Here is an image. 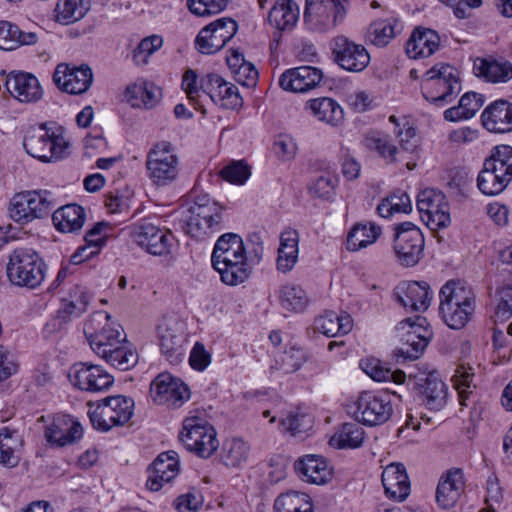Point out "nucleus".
I'll list each match as a JSON object with an SVG mask.
<instances>
[{
    "label": "nucleus",
    "mask_w": 512,
    "mask_h": 512,
    "mask_svg": "<svg viewBox=\"0 0 512 512\" xmlns=\"http://www.w3.org/2000/svg\"><path fill=\"white\" fill-rule=\"evenodd\" d=\"M211 262L221 281L229 286L244 283L252 274L243 239L235 233H225L217 239Z\"/></svg>",
    "instance_id": "f257e3e1"
},
{
    "label": "nucleus",
    "mask_w": 512,
    "mask_h": 512,
    "mask_svg": "<svg viewBox=\"0 0 512 512\" xmlns=\"http://www.w3.org/2000/svg\"><path fill=\"white\" fill-rule=\"evenodd\" d=\"M47 266L40 255L30 248H17L9 255L7 277L19 287L35 289L45 279Z\"/></svg>",
    "instance_id": "f03ea898"
},
{
    "label": "nucleus",
    "mask_w": 512,
    "mask_h": 512,
    "mask_svg": "<svg viewBox=\"0 0 512 512\" xmlns=\"http://www.w3.org/2000/svg\"><path fill=\"white\" fill-rule=\"evenodd\" d=\"M57 201L48 190H27L16 193L8 206L9 217L21 225L47 217Z\"/></svg>",
    "instance_id": "7ed1b4c3"
},
{
    "label": "nucleus",
    "mask_w": 512,
    "mask_h": 512,
    "mask_svg": "<svg viewBox=\"0 0 512 512\" xmlns=\"http://www.w3.org/2000/svg\"><path fill=\"white\" fill-rule=\"evenodd\" d=\"M134 400L124 395L106 397L97 402L94 409L89 403L88 416L92 426L103 432L129 422L134 413Z\"/></svg>",
    "instance_id": "20e7f679"
},
{
    "label": "nucleus",
    "mask_w": 512,
    "mask_h": 512,
    "mask_svg": "<svg viewBox=\"0 0 512 512\" xmlns=\"http://www.w3.org/2000/svg\"><path fill=\"white\" fill-rule=\"evenodd\" d=\"M179 440L188 451L204 459L212 456L219 447L216 430L198 416L184 419Z\"/></svg>",
    "instance_id": "39448f33"
},
{
    "label": "nucleus",
    "mask_w": 512,
    "mask_h": 512,
    "mask_svg": "<svg viewBox=\"0 0 512 512\" xmlns=\"http://www.w3.org/2000/svg\"><path fill=\"white\" fill-rule=\"evenodd\" d=\"M182 222L187 234L194 238H202L220 228L222 207L207 196L198 197Z\"/></svg>",
    "instance_id": "423d86ee"
},
{
    "label": "nucleus",
    "mask_w": 512,
    "mask_h": 512,
    "mask_svg": "<svg viewBox=\"0 0 512 512\" xmlns=\"http://www.w3.org/2000/svg\"><path fill=\"white\" fill-rule=\"evenodd\" d=\"M425 77L423 96L437 106L450 103L461 90L457 70L450 65L435 66Z\"/></svg>",
    "instance_id": "0eeeda50"
},
{
    "label": "nucleus",
    "mask_w": 512,
    "mask_h": 512,
    "mask_svg": "<svg viewBox=\"0 0 512 512\" xmlns=\"http://www.w3.org/2000/svg\"><path fill=\"white\" fill-rule=\"evenodd\" d=\"M23 146L32 157L42 162H51L64 157L69 143L62 135L50 132L46 124H41L27 131Z\"/></svg>",
    "instance_id": "6e6552de"
},
{
    "label": "nucleus",
    "mask_w": 512,
    "mask_h": 512,
    "mask_svg": "<svg viewBox=\"0 0 512 512\" xmlns=\"http://www.w3.org/2000/svg\"><path fill=\"white\" fill-rule=\"evenodd\" d=\"M348 412L357 422L373 427L389 420L393 406L387 394L364 391L349 406Z\"/></svg>",
    "instance_id": "1a4fd4ad"
},
{
    "label": "nucleus",
    "mask_w": 512,
    "mask_h": 512,
    "mask_svg": "<svg viewBox=\"0 0 512 512\" xmlns=\"http://www.w3.org/2000/svg\"><path fill=\"white\" fill-rule=\"evenodd\" d=\"M178 166V157L169 142L163 141L155 144L147 155V175L157 186H166L172 183L178 176Z\"/></svg>",
    "instance_id": "9d476101"
},
{
    "label": "nucleus",
    "mask_w": 512,
    "mask_h": 512,
    "mask_svg": "<svg viewBox=\"0 0 512 512\" xmlns=\"http://www.w3.org/2000/svg\"><path fill=\"white\" fill-rule=\"evenodd\" d=\"M328 48L332 61L345 71L359 73L370 63V54L365 46L344 35L332 38Z\"/></svg>",
    "instance_id": "9b49d317"
},
{
    "label": "nucleus",
    "mask_w": 512,
    "mask_h": 512,
    "mask_svg": "<svg viewBox=\"0 0 512 512\" xmlns=\"http://www.w3.org/2000/svg\"><path fill=\"white\" fill-rule=\"evenodd\" d=\"M394 250L398 261L404 266H414L423 256L424 236L412 222L395 226Z\"/></svg>",
    "instance_id": "f8f14e48"
},
{
    "label": "nucleus",
    "mask_w": 512,
    "mask_h": 512,
    "mask_svg": "<svg viewBox=\"0 0 512 512\" xmlns=\"http://www.w3.org/2000/svg\"><path fill=\"white\" fill-rule=\"evenodd\" d=\"M134 242L154 256L168 255L175 243L173 234L148 220L136 223L131 228Z\"/></svg>",
    "instance_id": "ddd939ff"
},
{
    "label": "nucleus",
    "mask_w": 512,
    "mask_h": 512,
    "mask_svg": "<svg viewBox=\"0 0 512 512\" xmlns=\"http://www.w3.org/2000/svg\"><path fill=\"white\" fill-rule=\"evenodd\" d=\"M110 320L111 316L108 313H96L84 327L89 345L99 357L106 355L107 350L122 342L120 331Z\"/></svg>",
    "instance_id": "4468645a"
},
{
    "label": "nucleus",
    "mask_w": 512,
    "mask_h": 512,
    "mask_svg": "<svg viewBox=\"0 0 512 512\" xmlns=\"http://www.w3.org/2000/svg\"><path fill=\"white\" fill-rule=\"evenodd\" d=\"M238 24L231 18H221L210 23L196 37L195 44L202 54H213L221 50L237 33Z\"/></svg>",
    "instance_id": "2eb2a0df"
},
{
    "label": "nucleus",
    "mask_w": 512,
    "mask_h": 512,
    "mask_svg": "<svg viewBox=\"0 0 512 512\" xmlns=\"http://www.w3.org/2000/svg\"><path fill=\"white\" fill-rule=\"evenodd\" d=\"M417 208L422 219L433 229L445 228L450 224L449 205L445 195L436 189L427 188L417 196Z\"/></svg>",
    "instance_id": "dca6fc26"
},
{
    "label": "nucleus",
    "mask_w": 512,
    "mask_h": 512,
    "mask_svg": "<svg viewBox=\"0 0 512 512\" xmlns=\"http://www.w3.org/2000/svg\"><path fill=\"white\" fill-rule=\"evenodd\" d=\"M53 82L63 92L81 95L92 85L93 72L86 64L75 66L59 63L53 73Z\"/></svg>",
    "instance_id": "f3484780"
},
{
    "label": "nucleus",
    "mask_w": 512,
    "mask_h": 512,
    "mask_svg": "<svg viewBox=\"0 0 512 512\" xmlns=\"http://www.w3.org/2000/svg\"><path fill=\"white\" fill-rule=\"evenodd\" d=\"M150 392L156 403L172 408H179L190 399L188 386L168 373L159 374L151 382Z\"/></svg>",
    "instance_id": "a211bd4d"
},
{
    "label": "nucleus",
    "mask_w": 512,
    "mask_h": 512,
    "mask_svg": "<svg viewBox=\"0 0 512 512\" xmlns=\"http://www.w3.org/2000/svg\"><path fill=\"white\" fill-rule=\"evenodd\" d=\"M201 88L204 97L224 109H237L242 107L243 99L237 86L225 81L220 75L210 73L201 78Z\"/></svg>",
    "instance_id": "6ab92c4d"
},
{
    "label": "nucleus",
    "mask_w": 512,
    "mask_h": 512,
    "mask_svg": "<svg viewBox=\"0 0 512 512\" xmlns=\"http://www.w3.org/2000/svg\"><path fill=\"white\" fill-rule=\"evenodd\" d=\"M426 319L416 316L414 319L406 318L399 322L397 329L405 331L403 347L398 352L406 359H417L428 345L429 331L425 327Z\"/></svg>",
    "instance_id": "aec40b11"
},
{
    "label": "nucleus",
    "mask_w": 512,
    "mask_h": 512,
    "mask_svg": "<svg viewBox=\"0 0 512 512\" xmlns=\"http://www.w3.org/2000/svg\"><path fill=\"white\" fill-rule=\"evenodd\" d=\"M414 391L420 404L429 410L439 411L447 403L448 387L437 372L418 377Z\"/></svg>",
    "instance_id": "412c9836"
},
{
    "label": "nucleus",
    "mask_w": 512,
    "mask_h": 512,
    "mask_svg": "<svg viewBox=\"0 0 512 512\" xmlns=\"http://www.w3.org/2000/svg\"><path fill=\"white\" fill-rule=\"evenodd\" d=\"M6 90L22 103H34L43 96L42 87L38 79L31 73L11 71L0 73Z\"/></svg>",
    "instance_id": "4be33fe9"
},
{
    "label": "nucleus",
    "mask_w": 512,
    "mask_h": 512,
    "mask_svg": "<svg viewBox=\"0 0 512 512\" xmlns=\"http://www.w3.org/2000/svg\"><path fill=\"white\" fill-rule=\"evenodd\" d=\"M74 385L87 392H102L114 383V377L100 365L88 362L77 363L73 366Z\"/></svg>",
    "instance_id": "5701e85b"
},
{
    "label": "nucleus",
    "mask_w": 512,
    "mask_h": 512,
    "mask_svg": "<svg viewBox=\"0 0 512 512\" xmlns=\"http://www.w3.org/2000/svg\"><path fill=\"white\" fill-rule=\"evenodd\" d=\"M146 486L151 491L160 490L165 483L172 481L179 473V459L175 451H167L158 455L148 467Z\"/></svg>",
    "instance_id": "b1692460"
},
{
    "label": "nucleus",
    "mask_w": 512,
    "mask_h": 512,
    "mask_svg": "<svg viewBox=\"0 0 512 512\" xmlns=\"http://www.w3.org/2000/svg\"><path fill=\"white\" fill-rule=\"evenodd\" d=\"M89 302L90 296L84 287L80 285L72 286L67 297L63 299L62 307L57 311V317L48 323L45 329L50 332V327L55 329L57 325L60 326L80 317L86 312Z\"/></svg>",
    "instance_id": "393cba45"
},
{
    "label": "nucleus",
    "mask_w": 512,
    "mask_h": 512,
    "mask_svg": "<svg viewBox=\"0 0 512 512\" xmlns=\"http://www.w3.org/2000/svg\"><path fill=\"white\" fill-rule=\"evenodd\" d=\"M431 291L427 282H401L394 290L397 301L412 311L424 312L431 302Z\"/></svg>",
    "instance_id": "a878e982"
},
{
    "label": "nucleus",
    "mask_w": 512,
    "mask_h": 512,
    "mask_svg": "<svg viewBox=\"0 0 512 512\" xmlns=\"http://www.w3.org/2000/svg\"><path fill=\"white\" fill-rule=\"evenodd\" d=\"M82 426L68 415H57L45 428V439L51 445L63 447L80 439Z\"/></svg>",
    "instance_id": "bb28decb"
},
{
    "label": "nucleus",
    "mask_w": 512,
    "mask_h": 512,
    "mask_svg": "<svg viewBox=\"0 0 512 512\" xmlns=\"http://www.w3.org/2000/svg\"><path fill=\"white\" fill-rule=\"evenodd\" d=\"M319 84L320 71L312 66L288 69L279 78L280 87L294 93H305Z\"/></svg>",
    "instance_id": "cd10ccee"
},
{
    "label": "nucleus",
    "mask_w": 512,
    "mask_h": 512,
    "mask_svg": "<svg viewBox=\"0 0 512 512\" xmlns=\"http://www.w3.org/2000/svg\"><path fill=\"white\" fill-rule=\"evenodd\" d=\"M382 484L386 495L397 501H404L410 493V481L405 466L391 463L382 472Z\"/></svg>",
    "instance_id": "c85d7f7f"
},
{
    "label": "nucleus",
    "mask_w": 512,
    "mask_h": 512,
    "mask_svg": "<svg viewBox=\"0 0 512 512\" xmlns=\"http://www.w3.org/2000/svg\"><path fill=\"white\" fill-rule=\"evenodd\" d=\"M300 11L299 6L294 0H277L269 11L268 21L278 30L274 34L276 45L279 43L281 31L292 30L298 19Z\"/></svg>",
    "instance_id": "c756f323"
},
{
    "label": "nucleus",
    "mask_w": 512,
    "mask_h": 512,
    "mask_svg": "<svg viewBox=\"0 0 512 512\" xmlns=\"http://www.w3.org/2000/svg\"><path fill=\"white\" fill-rule=\"evenodd\" d=\"M483 126L491 132L506 133L512 131V103L497 100L487 106L481 115Z\"/></svg>",
    "instance_id": "7c9ffc66"
},
{
    "label": "nucleus",
    "mask_w": 512,
    "mask_h": 512,
    "mask_svg": "<svg viewBox=\"0 0 512 512\" xmlns=\"http://www.w3.org/2000/svg\"><path fill=\"white\" fill-rule=\"evenodd\" d=\"M464 476L460 469L450 470L443 476L436 490V500L440 507L449 509L460 499L464 491Z\"/></svg>",
    "instance_id": "2f4dec72"
},
{
    "label": "nucleus",
    "mask_w": 512,
    "mask_h": 512,
    "mask_svg": "<svg viewBox=\"0 0 512 512\" xmlns=\"http://www.w3.org/2000/svg\"><path fill=\"white\" fill-rule=\"evenodd\" d=\"M440 44L439 35L431 29L417 27L406 43V53L410 58H424L434 54Z\"/></svg>",
    "instance_id": "473e14b6"
},
{
    "label": "nucleus",
    "mask_w": 512,
    "mask_h": 512,
    "mask_svg": "<svg viewBox=\"0 0 512 512\" xmlns=\"http://www.w3.org/2000/svg\"><path fill=\"white\" fill-rule=\"evenodd\" d=\"M159 346L170 361H177L182 355L183 335L176 321L165 320L158 326Z\"/></svg>",
    "instance_id": "72a5a7b5"
},
{
    "label": "nucleus",
    "mask_w": 512,
    "mask_h": 512,
    "mask_svg": "<svg viewBox=\"0 0 512 512\" xmlns=\"http://www.w3.org/2000/svg\"><path fill=\"white\" fill-rule=\"evenodd\" d=\"M402 31V25L396 18L378 19L366 29L364 40L376 47H385Z\"/></svg>",
    "instance_id": "f704fd0d"
},
{
    "label": "nucleus",
    "mask_w": 512,
    "mask_h": 512,
    "mask_svg": "<svg viewBox=\"0 0 512 512\" xmlns=\"http://www.w3.org/2000/svg\"><path fill=\"white\" fill-rule=\"evenodd\" d=\"M298 232L287 229L280 235V246L278 248L277 270L282 273L291 271L298 259Z\"/></svg>",
    "instance_id": "c9c22d12"
},
{
    "label": "nucleus",
    "mask_w": 512,
    "mask_h": 512,
    "mask_svg": "<svg viewBox=\"0 0 512 512\" xmlns=\"http://www.w3.org/2000/svg\"><path fill=\"white\" fill-rule=\"evenodd\" d=\"M86 215L83 207L77 204H67L55 210L52 221L56 229L64 233L80 230L85 222Z\"/></svg>",
    "instance_id": "e433bc0d"
},
{
    "label": "nucleus",
    "mask_w": 512,
    "mask_h": 512,
    "mask_svg": "<svg viewBox=\"0 0 512 512\" xmlns=\"http://www.w3.org/2000/svg\"><path fill=\"white\" fill-rule=\"evenodd\" d=\"M382 233L380 226L372 222L356 223L347 235L346 248L356 252L372 245Z\"/></svg>",
    "instance_id": "4c0bfd02"
},
{
    "label": "nucleus",
    "mask_w": 512,
    "mask_h": 512,
    "mask_svg": "<svg viewBox=\"0 0 512 512\" xmlns=\"http://www.w3.org/2000/svg\"><path fill=\"white\" fill-rule=\"evenodd\" d=\"M440 305H471L475 304V294L470 286L460 280H450L439 292Z\"/></svg>",
    "instance_id": "58836bf2"
},
{
    "label": "nucleus",
    "mask_w": 512,
    "mask_h": 512,
    "mask_svg": "<svg viewBox=\"0 0 512 512\" xmlns=\"http://www.w3.org/2000/svg\"><path fill=\"white\" fill-rule=\"evenodd\" d=\"M38 41L34 32H23L8 21H0V49L10 51L21 45H33Z\"/></svg>",
    "instance_id": "ea45409f"
},
{
    "label": "nucleus",
    "mask_w": 512,
    "mask_h": 512,
    "mask_svg": "<svg viewBox=\"0 0 512 512\" xmlns=\"http://www.w3.org/2000/svg\"><path fill=\"white\" fill-rule=\"evenodd\" d=\"M474 71L476 75L492 83H505L512 79V64L508 61L477 59Z\"/></svg>",
    "instance_id": "a19ab883"
},
{
    "label": "nucleus",
    "mask_w": 512,
    "mask_h": 512,
    "mask_svg": "<svg viewBox=\"0 0 512 512\" xmlns=\"http://www.w3.org/2000/svg\"><path fill=\"white\" fill-rule=\"evenodd\" d=\"M364 146L375 151L388 164L395 163L401 157L400 150L391 142L390 137L379 131H372L365 135Z\"/></svg>",
    "instance_id": "79ce46f5"
},
{
    "label": "nucleus",
    "mask_w": 512,
    "mask_h": 512,
    "mask_svg": "<svg viewBox=\"0 0 512 512\" xmlns=\"http://www.w3.org/2000/svg\"><path fill=\"white\" fill-rule=\"evenodd\" d=\"M365 431L357 423H344L328 440L334 449H356L364 441Z\"/></svg>",
    "instance_id": "37998d69"
},
{
    "label": "nucleus",
    "mask_w": 512,
    "mask_h": 512,
    "mask_svg": "<svg viewBox=\"0 0 512 512\" xmlns=\"http://www.w3.org/2000/svg\"><path fill=\"white\" fill-rule=\"evenodd\" d=\"M280 306L290 312L302 313L310 303L306 291L295 284H287L279 288Z\"/></svg>",
    "instance_id": "c03bdc74"
},
{
    "label": "nucleus",
    "mask_w": 512,
    "mask_h": 512,
    "mask_svg": "<svg viewBox=\"0 0 512 512\" xmlns=\"http://www.w3.org/2000/svg\"><path fill=\"white\" fill-rule=\"evenodd\" d=\"M483 105L482 96L469 92L464 94L457 106L444 111V118L450 122L472 118Z\"/></svg>",
    "instance_id": "a18cd8bd"
},
{
    "label": "nucleus",
    "mask_w": 512,
    "mask_h": 512,
    "mask_svg": "<svg viewBox=\"0 0 512 512\" xmlns=\"http://www.w3.org/2000/svg\"><path fill=\"white\" fill-rule=\"evenodd\" d=\"M90 9L89 0H58L55 8L56 21L69 25L81 20Z\"/></svg>",
    "instance_id": "49530a36"
},
{
    "label": "nucleus",
    "mask_w": 512,
    "mask_h": 512,
    "mask_svg": "<svg viewBox=\"0 0 512 512\" xmlns=\"http://www.w3.org/2000/svg\"><path fill=\"white\" fill-rule=\"evenodd\" d=\"M274 512H314L310 497L305 493L289 491L274 501Z\"/></svg>",
    "instance_id": "de8ad7c7"
},
{
    "label": "nucleus",
    "mask_w": 512,
    "mask_h": 512,
    "mask_svg": "<svg viewBox=\"0 0 512 512\" xmlns=\"http://www.w3.org/2000/svg\"><path fill=\"white\" fill-rule=\"evenodd\" d=\"M484 164L510 183L512 180V147L509 145L494 147L491 156L484 161Z\"/></svg>",
    "instance_id": "09e8293b"
},
{
    "label": "nucleus",
    "mask_w": 512,
    "mask_h": 512,
    "mask_svg": "<svg viewBox=\"0 0 512 512\" xmlns=\"http://www.w3.org/2000/svg\"><path fill=\"white\" fill-rule=\"evenodd\" d=\"M474 372L472 367L460 365L452 378L454 387L458 392L459 402L462 406H468L470 402L475 401L473 384Z\"/></svg>",
    "instance_id": "8fccbe9b"
},
{
    "label": "nucleus",
    "mask_w": 512,
    "mask_h": 512,
    "mask_svg": "<svg viewBox=\"0 0 512 512\" xmlns=\"http://www.w3.org/2000/svg\"><path fill=\"white\" fill-rule=\"evenodd\" d=\"M250 446L240 438L228 439L224 442L221 459L228 467H241L248 460Z\"/></svg>",
    "instance_id": "3c124183"
},
{
    "label": "nucleus",
    "mask_w": 512,
    "mask_h": 512,
    "mask_svg": "<svg viewBox=\"0 0 512 512\" xmlns=\"http://www.w3.org/2000/svg\"><path fill=\"white\" fill-rule=\"evenodd\" d=\"M284 431L293 437L306 434L313 428L314 418L301 408L290 411L285 418L280 420Z\"/></svg>",
    "instance_id": "603ef678"
},
{
    "label": "nucleus",
    "mask_w": 512,
    "mask_h": 512,
    "mask_svg": "<svg viewBox=\"0 0 512 512\" xmlns=\"http://www.w3.org/2000/svg\"><path fill=\"white\" fill-rule=\"evenodd\" d=\"M363 371L373 380L378 382L394 381L395 383H403L405 373L402 371H392L385 363L376 358H370L361 361Z\"/></svg>",
    "instance_id": "864d4df0"
},
{
    "label": "nucleus",
    "mask_w": 512,
    "mask_h": 512,
    "mask_svg": "<svg viewBox=\"0 0 512 512\" xmlns=\"http://www.w3.org/2000/svg\"><path fill=\"white\" fill-rule=\"evenodd\" d=\"M127 94L132 99L140 100L141 105L146 109L155 107L162 97L160 87L149 81H139L128 86Z\"/></svg>",
    "instance_id": "5fc2aeb1"
},
{
    "label": "nucleus",
    "mask_w": 512,
    "mask_h": 512,
    "mask_svg": "<svg viewBox=\"0 0 512 512\" xmlns=\"http://www.w3.org/2000/svg\"><path fill=\"white\" fill-rule=\"evenodd\" d=\"M307 360L308 354L302 348L292 345L275 357V363L271 368L284 373H293L299 370Z\"/></svg>",
    "instance_id": "6e6d98bb"
},
{
    "label": "nucleus",
    "mask_w": 512,
    "mask_h": 512,
    "mask_svg": "<svg viewBox=\"0 0 512 512\" xmlns=\"http://www.w3.org/2000/svg\"><path fill=\"white\" fill-rule=\"evenodd\" d=\"M475 304L439 306L440 315L445 324L452 329L463 328L471 319Z\"/></svg>",
    "instance_id": "4d7b16f0"
},
{
    "label": "nucleus",
    "mask_w": 512,
    "mask_h": 512,
    "mask_svg": "<svg viewBox=\"0 0 512 512\" xmlns=\"http://www.w3.org/2000/svg\"><path fill=\"white\" fill-rule=\"evenodd\" d=\"M100 357L122 371L132 368L138 361L137 352L121 342L112 349L107 350L106 355H101Z\"/></svg>",
    "instance_id": "13d9d810"
},
{
    "label": "nucleus",
    "mask_w": 512,
    "mask_h": 512,
    "mask_svg": "<svg viewBox=\"0 0 512 512\" xmlns=\"http://www.w3.org/2000/svg\"><path fill=\"white\" fill-rule=\"evenodd\" d=\"M411 209L410 197L400 190L382 199L377 206V212L383 218H388L394 213H408Z\"/></svg>",
    "instance_id": "bf43d9fd"
},
{
    "label": "nucleus",
    "mask_w": 512,
    "mask_h": 512,
    "mask_svg": "<svg viewBox=\"0 0 512 512\" xmlns=\"http://www.w3.org/2000/svg\"><path fill=\"white\" fill-rule=\"evenodd\" d=\"M350 1L325 2L322 0V29H334L341 25L348 13Z\"/></svg>",
    "instance_id": "052dcab7"
},
{
    "label": "nucleus",
    "mask_w": 512,
    "mask_h": 512,
    "mask_svg": "<svg viewBox=\"0 0 512 512\" xmlns=\"http://www.w3.org/2000/svg\"><path fill=\"white\" fill-rule=\"evenodd\" d=\"M352 329V319L349 315H337L333 311H326L322 315V334L334 337L338 334H347Z\"/></svg>",
    "instance_id": "680f3d73"
},
{
    "label": "nucleus",
    "mask_w": 512,
    "mask_h": 512,
    "mask_svg": "<svg viewBox=\"0 0 512 512\" xmlns=\"http://www.w3.org/2000/svg\"><path fill=\"white\" fill-rule=\"evenodd\" d=\"M508 182L500 175L494 173L487 165L483 164L482 170L477 178V186L485 195H497L501 193L507 186Z\"/></svg>",
    "instance_id": "e2e57ef3"
},
{
    "label": "nucleus",
    "mask_w": 512,
    "mask_h": 512,
    "mask_svg": "<svg viewBox=\"0 0 512 512\" xmlns=\"http://www.w3.org/2000/svg\"><path fill=\"white\" fill-rule=\"evenodd\" d=\"M294 468L303 481L320 484V458L318 455L309 454L299 458L294 463Z\"/></svg>",
    "instance_id": "0e129e2a"
},
{
    "label": "nucleus",
    "mask_w": 512,
    "mask_h": 512,
    "mask_svg": "<svg viewBox=\"0 0 512 512\" xmlns=\"http://www.w3.org/2000/svg\"><path fill=\"white\" fill-rule=\"evenodd\" d=\"M182 88L185 91L187 98L194 108L205 115L206 109L202 100L203 92L201 88V81H197V74L194 70L188 69L182 78Z\"/></svg>",
    "instance_id": "69168bd1"
},
{
    "label": "nucleus",
    "mask_w": 512,
    "mask_h": 512,
    "mask_svg": "<svg viewBox=\"0 0 512 512\" xmlns=\"http://www.w3.org/2000/svg\"><path fill=\"white\" fill-rule=\"evenodd\" d=\"M20 443L16 436V430L8 427L0 429V463L15 466L17 458L14 455L16 446Z\"/></svg>",
    "instance_id": "338daca9"
},
{
    "label": "nucleus",
    "mask_w": 512,
    "mask_h": 512,
    "mask_svg": "<svg viewBox=\"0 0 512 512\" xmlns=\"http://www.w3.org/2000/svg\"><path fill=\"white\" fill-rule=\"evenodd\" d=\"M339 183V178L336 175L326 172V175H322V201L334 203L335 207L333 211H327V215L334 214L340 216L344 212V204L341 198H337L335 189Z\"/></svg>",
    "instance_id": "774afa93"
}]
</instances>
